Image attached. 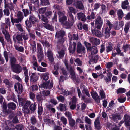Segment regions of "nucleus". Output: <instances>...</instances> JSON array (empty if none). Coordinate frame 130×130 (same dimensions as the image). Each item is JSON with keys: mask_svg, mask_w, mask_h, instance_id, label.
Returning <instances> with one entry per match:
<instances>
[{"mask_svg": "<svg viewBox=\"0 0 130 130\" xmlns=\"http://www.w3.org/2000/svg\"><path fill=\"white\" fill-rule=\"evenodd\" d=\"M65 34L64 31L62 30L57 31L56 32L55 37L58 39V43L61 44L64 42V40L63 37Z\"/></svg>", "mask_w": 130, "mask_h": 130, "instance_id": "nucleus-1", "label": "nucleus"}, {"mask_svg": "<svg viewBox=\"0 0 130 130\" xmlns=\"http://www.w3.org/2000/svg\"><path fill=\"white\" fill-rule=\"evenodd\" d=\"M37 55L38 61L40 62L43 59L44 57L41 45L39 43H37Z\"/></svg>", "mask_w": 130, "mask_h": 130, "instance_id": "nucleus-2", "label": "nucleus"}, {"mask_svg": "<svg viewBox=\"0 0 130 130\" xmlns=\"http://www.w3.org/2000/svg\"><path fill=\"white\" fill-rule=\"evenodd\" d=\"M94 21L95 27L98 30L100 29L103 25V21L101 18L99 16H98Z\"/></svg>", "mask_w": 130, "mask_h": 130, "instance_id": "nucleus-3", "label": "nucleus"}, {"mask_svg": "<svg viewBox=\"0 0 130 130\" xmlns=\"http://www.w3.org/2000/svg\"><path fill=\"white\" fill-rule=\"evenodd\" d=\"M4 8L10 10L11 11L14 10V6L12 3H9L7 0H4Z\"/></svg>", "mask_w": 130, "mask_h": 130, "instance_id": "nucleus-4", "label": "nucleus"}, {"mask_svg": "<svg viewBox=\"0 0 130 130\" xmlns=\"http://www.w3.org/2000/svg\"><path fill=\"white\" fill-rule=\"evenodd\" d=\"M11 68L13 72L17 74L20 73L22 70L21 66L19 64H16L12 66Z\"/></svg>", "mask_w": 130, "mask_h": 130, "instance_id": "nucleus-5", "label": "nucleus"}, {"mask_svg": "<svg viewBox=\"0 0 130 130\" xmlns=\"http://www.w3.org/2000/svg\"><path fill=\"white\" fill-rule=\"evenodd\" d=\"M14 88L15 91L19 93H21L22 92L23 87L22 85L19 83H16L14 85Z\"/></svg>", "mask_w": 130, "mask_h": 130, "instance_id": "nucleus-6", "label": "nucleus"}, {"mask_svg": "<svg viewBox=\"0 0 130 130\" xmlns=\"http://www.w3.org/2000/svg\"><path fill=\"white\" fill-rule=\"evenodd\" d=\"M53 85V83L52 81L46 82L44 83L41 85L42 87L46 89H51Z\"/></svg>", "mask_w": 130, "mask_h": 130, "instance_id": "nucleus-7", "label": "nucleus"}, {"mask_svg": "<svg viewBox=\"0 0 130 130\" xmlns=\"http://www.w3.org/2000/svg\"><path fill=\"white\" fill-rule=\"evenodd\" d=\"M76 43L73 42L72 43L70 42L69 46V50L71 54H73L76 50Z\"/></svg>", "mask_w": 130, "mask_h": 130, "instance_id": "nucleus-8", "label": "nucleus"}, {"mask_svg": "<svg viewBox=\"0 0 130 130\" xmlns=\"http://www.w3.org/2000/svg\"><path fill=\"white\" fill-rule=\"evenodd\" d=\"M110 29H109L108 27H106L105 28L104 32L102 33V36L105 39H107L110 37Z\"/></svg>", "mask_w": 130, "mask_h": 130, "instance_id": "nucleus-9", "label": "nucleus"}, {"mask_svg": "<svg viewBox=\"0 0 130 130\" xmlns=\"http://www.w3.org/2000/svg\"><path fill=\"white\" fill-rule=\"evenodd\" d=\"M76 16L78 20H80L81 21L85 22L86 20L85 14L82 12H79L77 13Z\"/></svg>", "mask_w": 130, "mask_h": 130, "instance_id": "nucleus-10", "label": "nucleus"}, {"mask_svg": "<svg viewBox=\"0 0 130 130\" xmlns=\"http://www.w3.org/2000/svg\"><path fill=\"white\" fill-rule=\"evenodd\" d=\"M76 7L80 10H83L84 8L82 1L79 0H76L75 2Z\"/></svg>", "mask_w": 130, "mask_h": 130, "instance_id": "nucleus-11", "label": "nucleus"}, {"mask_svg": "<svg viewBox=\"0 0 130 130\" xmlns=\"http://www.w3.org/2000/svg\"><path fill=\"white\" fill-rule=\"evenodd\" d=\"M89 39L91 43L93 44L98 45L100 44V41L99 39L90 37L89 38Z\"/></svg>", "mask_w": 130, "mask_h": 130, "instance_id": "nucleus-12", "label": "nucleus"}, {"mask_svg": "<svg viewBox=\"0 0 130 130\" xmlns=\"http://www.w3.org/2000/svg\"><path fill=\"white\" fill-rule=\"evenodd\" d=\"M69 71L70 74L71 75V78L74 81H75L77 82H79L78 79L77 78H76L75 74V72L74 71L73 69Z\"/></svg>", "mask_w": 130, "mask_h": 130, "instance_id": "nucleus-13", "label": "nucleus"}, {"mask_svg": "<svg viewBox=\"0 0 130 130\" xmlns=\"http://www.w3.org/2000/svg\"><path fill=\"white\" fill-rule=\"evenodd\" d=\"M13 40L15 43H16L17 41L18 43H19L20 41H22L23 39L21 34L20 35L17 34L14 35L13 36Z\"/></svg>", "mask_w": 130, "mask_h": 130, "instance_id": "nucleus-14", "label": "nucleus"}, {"mask_svg": "<svg viewBox=\"0 0 130 130\" xmlns=\"http://www.w3.org/2000/svg\"><path fill=\"white\" fill-rule=\"evenodd\" d=\"M85 50V47L82 46L81 43L78 42L77 43V51L78 53H80L82 51L84 52Z\"/></svg>", "mask_w": 130, "mask_h": 130, "instance_id": "nucleus-15", "label": "nucleus"}, {"mask_svg": "<svg viewBox=\"0 0 130 130\" xmlns=\"http://www.w3.org/2000/svg\"><path fill=\"white\" fill-rule=\"evenodd\" d=\"M124 120L126 126H130V117L127 115H125L124 117Z\"/></svg>", "mask_w": 130, "mask_h": 130, "instance_id": "nucleus-16", "label": "nucleus"}, {"mask_svg": "<svg viewBox=\"0 0 130 130\" xmlns=\"http://www.w3.org/2000/svg\"><path fill=\"white\" fill-rule=\"evenodd\" d=\"M95 128L98 130H99L101 128L100 124V120L98 117L95 120L94 122Z\"/></svg>", "mask_w": 130, "mask_h": 130, "instance_id": "nucleus-17", "label": "nucleus"}, {"mask_svg": "<svg viewBox=\"0 0 130 130\" xmlns=\"http://www.w3.org/2000/svg\"><path fill=\"white\" fill-rule=\"evenodd\" d=\"M91 94L92 97L96 102L98 103L100 102V98L98 96V94L96 92H95L93 93L91 92Z\"/></svg>", "mask_w": 130, "mask_h": 130, "instance_id": "nucleus-18", "label": "nucleus"}, {"mask_svg": "<svg viewBox=\"0 0 130 130\" xmlns=\"http://www.w3.org/2000/svg\"><path fill=\"white\" fill-rule=\"evenodd\" d=\"M91 31L92 33L96 36L99 37L102 36V33L101 34V32L100 31L96 29H92Z\"/></svg>", "mask_w": 130, "mask_h": 130, "instance_id": "nucleus-19", "label": "nucleus"}, {"mask_svg": "<svg viewBox=\"0 0 130 130\" xmlns=\"http://www.w3.org/2000/svg\"><path fill=\"white\" fill-rule=\"evenodd\" d=\"M47 55L50 61L53 62L54 61V58L52 51L50 50H48L47 52Z\"/></svg>", "mask_w": 130, "mask_h": 130, "instance_id": "nucleus-20", "label": "nucleus"}, {"mask_svg": "<svg viewBox=\"0 0 130 130\" xmlns=\"http://www.w3.org/2000/svg\"><path fill=\"white\" fill-rule=\"evenodd\" d=\"M117 15L118 16L119 19H121L123 16V13L121 9H118L116 10Z\"/></svg>", "mask_w": 130, "mask_h": 130, "instance_id": "nucleus-21", "label": "nucleus"}, {"mask_svg": "<svg viewBox=\"0 0 130 130\" xmlns=\"http://www.w3.org/2000/svg\"><path fill=\"white\" fill-rule=\"evenodd\" d=\"M38 77L35 73H32L31 75L30 80L31 82H35L38 80Z\"/></svg>", "mask_w": 130, "mask_h": 130, "instance_id": "nucleus-22", "label": "nucleus"}, {"mask_svg": "<svg viewBox=\"0 0 130 130\" xmlns=\"http://www.w3.org/2000/svg\"><path fill=\"white\" fill-rule=\"evenodd\" d=\"M36 98L38 102H42L43 100V97L42 95L41 92H40L36 95Z\"/></svg>", "mask_w": 130, "mask_h": 130, "instance_id": "nucleus-23", "label": "nucleus"}, {"mask_svg": "<svg viewBox=\"0 0 130 130\" xmlns=\"http://www.w3.org/2000/svg\"><path fill=\"white\" fill-rule=\"evenodd\" d=\"M29 21L34 24L37 22V19L36 18L33 14H30L29 17Z\"/></svg>", "mask_w": 130, "mask_h": 130, "instance_id": "nucleus-24", "label": "nucleus"}, {"mask_svg": "<svg viewBox=\"0 0 130 130\" xmlns=\"http://www.w3.org/2000/svg\"><path fill=\"white\" fill-rule=\"evenodd\" d=\"M91 53V55L96 54L98 52V50L96 47L93 46L89 51Z\"/></svg>", "mask_w": 130, "mask_h": 130, "instance_id": "nucleus-25", "label": "nucleus"}, {"mask_svg": "<svg viewBox=\"0 0 130 130\" xmlns=\"http://www.w3.org/2000/svg\"><path fill=\"white\" fill-rule=\"evenodd\" d=\"M3 104L4 105L3 107V112H2L1 114H2V113H4V116H5L9 113L10 112V110H7V106L4 104V103Z\"/></svg>", "mask_w": 130, "mask_h": 130, "instance_id": "nucleus-26", "label": "nucleus"}, {"mask_svg": "<svg viewBox=\"0 0 130 130\" xmlns=\"http://www.w3.org/2000/svg\"><path fill=\"white\" fill-rule=\"evenodd\" d=\"M68 15L69 17L68 20V21L71 23V24H73L75 20L74 19V17L71 13L69 12L68 13Z\"/></svg>", "mask_w": 130, "mask_h": 130, "instance_id": "nucleus-27", "label": "nucleus"}, {"mask_svg": "<svg viewBox=\"0 0 130 130\" xmlns=\"http://www.w3.org/2000/svg\"><path fill=\"white\" fill-rule=\"evenodd\" d=\"M8 108L10 109L15 110L16 108V104L13 102H11L9 103L7 105Z\"/></svg>", "mask_w": 130, "mask_h": 130, "instance_id": "nucleus-28", "label": "nucleus"}, {"mask_svg": "<svg viewBox=\"0 0 130 130\" xmlns=\"http://www.w3.org/2000/svg\"><path fill=\"white\" fill-rule=\"evenodd\" d=\"M91 61L95 63L97 62L99 58V56L98 55L95 54L93 55H91Z\"/></svg>", "mask_w": 130, "mask_h": 130, "instance_id": "nucleus-29", "label": "nucleus"}, {"mask_svg": "<svg viewBox=\"0 0 130 130\" xmlns=\"http://www.w3.org/2000/svg\"><path fill=\"white\" fill-rule=\"evenodd\" d=\"M47 109L51 112L54 113L55 112V110L53 108V106L52 105L49 104L46 106Z\"/></svg>", "mask_w": 130, "mask_h": 130, "instance_id": "nucleus-30", "label": "nucleus"}, {"mask_svg": "<svg viewBox=\"0 0 130 130\" xmlns=\"http://www.w3.org/2000/svg\"><path fill=\"white\" fill-rule=\"evenodd\" d=\"M5 38L7 41L8 46L9 48L11 47L12 42L10 38V36Z\"/></svg>", "mask_w": 130, "mask_h": 130, "instance_id": "nucleus-31", "label": "nucleus"}, {"mask_svg": "<svg viewBox=\"0 0 130 130\" xmlns=\"http://www.w3.org/2000/svg\"><path fill=\"white\" fill-rule=\"evenodd\" d=\"M113 49L112 44L111 42L108 43V45L106 47V51L107 53L112 51Z\"/></svg>", "mask_w": 130, "mask_h": 130, "instance_id": "nucleus-32", "label": "nucleus"}, {"mask_svg": "<svg viewBox=\"0 0 130 130\" xmlns=\"http://www.w3.org/2000/svg\"><path fill=\"white\" fill-rule=\"evenodd\" d=\"M113 119L115 121L117 119L118 120L121 119V115L118 113L113 114L111 115Z\"/></svg>", "mask_w": 130, "mask_h": 130, "instance_id": "nucleus-33", "label": "nucleus"}, {"mask_svg": "<svg viewBox=\"0 0 130 130\" xmlns=\"http://www.w3.org/2000/svg\"><path fill=\"white\" fill-rule=\"evenodd\" d=\"M16 60L15 58L14 57H12L10 58V62L11 67L15 65Z\"/></svg>", "mask_w": 130, "mask_h": 130, "instance_id": "nucleus-34", "label": "nucleus"}, {"mask_svg": "<svg viewBox=\"0 0 130 130\" xmlns=\"http://www.w3.org/2000/svg\"><path fill=\"white\" fill-rule=\"evenodd\" d=\"M46 17L44 15H41V18L42 21L44 22L43 24L44 25L45 24L48 23V20Z\"/></svg>", "mask_w": 130, "mask_h": 130, "instance_id": "nucleus-35", "label": "nucleus"}, {"mask_svg": "<svg viewBox=\"0 0 130 130\" xmlns=\"http://www.w3.org/2000/svg\"><path fill=\"white\" fill-rule=\"evenodd\" d=\"M17 16L18 18L21 21H22L24 17L23 13L20 11H19L18 12Z\"/></svg>", "mask_w": 130, "mask_h": 130, "instance_id": "nucleus-36", "label": "nucleus"}, {"mask_svg": "<svg viewBox=\"0 0 130 130\" xmlns=\"http://www.w3.org/2000/svg\"><path fill=\"white\" fill-rule=\"evenodd\" d=\"M21 35L22 38H23L24 40H26L28 39V35L26 33L25 31H23L21 33Z\"/></svg>", "mask_w": 130, "mask_h": 130, "instance_id": "nucleus-37", "label": "nucleus"}, {"mask_svg": "<svg viewBox=\"0 0 130 130\" xmlns=\"http://www.w3.org/2000/svg\"><path fill=\"white\" fill-rule=\"evenodd\" d=\"M40 4L42 6H48L50 5L49 0H40Z\"/></svg>", "mask_w": 130, "mask_h": 130, "instance_id": "nucleus-38", "label": "nucleus"}, {"mask_svg": "<svg viewBox=\"0 0 130 130\" xmlns=\"http://www.w3.org/2000/svg\"><path fill=\"white\" fill-rule=\"evenodd\" d=\"M67 19V18L66 16H63L60 18L59 21L61 24L63 25Z\"/></svg>", "mask_w": 130, "mask_h": 130, "instance_id": "nucleus-39", "label": "nucleus"}, {"mask_svg": "<svg viewBox=\"0 0 130 130\" xmlns=\"http://www.w3.org/2000/svg\"><path fill=\"white\" fill-rule=\"evenodd\" d=\"M44 27L47 29L53 31L54 30V27L49 24L46 23L44 25Z\"/></svg>", "mask_w": 130, "mask_h": 130, "instance_id": "nucleus-40", "label": "nucleus"}, {"mask_svg": "<svg viewBox=\"0 0 130 130\" xmlns=\"http://www.w3.org/2000/svg\"><path fill=\"white\" fill-rule=\"evenodd\" d=\"M31 111L32 112H34L35 111L36 109V106L35 105V103L31 104L29 107Z\"/></svg>", "mask_w": 130, "mask_h": 130, "instance_id": "nucleus-41", "label": "nucleus"}, {"mask_svg": "<svg viewBox=\"0 0 130 130\" xmlns=\"http://www.w3.org/2000/svg\"><path fill=\"white\" fill-rule=\"evenodd\" d=\"M59 107V110L61 111H65L67 110L66 106L63 104H60Z\"/></svg>", "mask_w": 130, "mask_h": 130, "instance_id": "nucleus-42", "label": "nucleus"}, {"mask_svg": "<svg viewBox=\"0 0 130 130\" xmlns=\"http://www.w3.org/2000/svg\"><path fill=\"white\" fill-rule=\"evenodd\" d=\"M49 74L47 72L41 75L42 77L44 80H47L49 78Z\"/></svg>", "mask_w": 130, "mask_h": 130, "instance_id": "nucleus-43", "label": "nucleus"}, {"mask_svg": "<svg viewBox=\"0 0 130 130\" xmlns=\"http://www.w3.org/2000/svg\"><path fill=\"white\" fill-rule=\"evenodd\" d=\"M82 86V87L83 88L82 92L84 91L86 95L89 97H90V95L88 91L86 88H85V86L84 85H83Z\"/></svg>", "mask_w": 130, "mask_h": 130, "instance_id": "nucleus-44", "label": "nucleus"}, {"mask_svg": "<svg viewBox=\"0 0 130 130\" xmlns=\"http://www.w3.org/2000/svg\"><path fill=\"white\" fill-rule=\"evenodd\" d=\"M68 120L70 126L72 127H74L76 123L75 121L72 118Z\"/></svg>", "mask_w": 130, "mask_h": 130, "instance_id": "nucleus-45", "label": "nucleus"}, {"mask_svg": "<svg viewBox=\"0 0 130 130\" xmlns=\"http://www.w3.org/2000/svg\"><path fill=\"white\" fill-rule=\"evenodd\" d=\"M2 33L4 35L5 38L10 36V35L6 29H4V28H2Z\"/></svg>", "mask_w": 130, "mask_h": 130, "instance_id": "nucleus-46", "label": "nucleus"}, {"mask_svg": "<svg viewBox=\"0 0 130 130\" xmlns=\"http://www.w3.org/2000/svg\"><path fill=\"white\" fill-rule=\"evenodd\" d=\"M71 23L68 22H66L64 24H63V25L65 26V27L66 28H69L70 27L73 25V24H71Z\"/></svg>", "mask_w": 130, "mask_h": 130, "instance_id": "nucleus-47", "label": "nucleus"}, {"mask_svg": "<svg viewBox=\"0 0 130 130\" xmlns=\"http://www.w3.org/2000/svg\"><path fill=\"white\" fill-rule=\"evenodd\" d=\"M95 14L93 12H92L90 15H88L87 19L88 20L93 19L95 18Z\"/></svg>", "mask_w": 130, "mask_h": 130, "instance_id": "nucleus-48", "label": "nucleus"}, {"mask_svg": "<svg viewBox=\"0 0 130 130\" xmlns=\"http://www.w3.org/2000/svg\"><path fill=\"white\" fill-rule=\"evenodd\" d=\"M14 46L15 49L19 51L23 52L24 50V48L22 46H19L17 45H15Z\"/></svg>", "mask_w": 130, "mask_h": 130, "instance_id": "nucleus-49", "label": "nucleus"}, {"mask_svg": "<svg viewBox=\"0 0 130 130\" xmlns=\"http://www.w3.org/2000/svg\"><path fill=\"white\" fill-rule=\"evenodd\" d=\"M84 44L86 47L87 50L89 51L92 47L91 44L90 43H88L86 41H84Z\"/></svg>", "mask_w": 130, "mask_h": 130, "instance_id": "nucleus-50", "label": "nucleus"}, {"mask_svg": "<svg viewBox=\"0 0 130 130\" xmlns=\"http://www.w3.org/2000/svg\"><path fill=\"white\" fill-rule=\"evenodd\" d=\"M43 111V108L42 104L40 105H38V113L39 115H41Z\"/></svg>", "mask_w": 130, "mask_h": 130, "instance_id": "nucleus-51", "label": "nucleus"}, {"mask_svg": "<svg viewBox=\"0 0 130 130\" xmlns=\"http://www.w3.org/2000/svg\"><path fill=\"white\" fill-rule=\"evenodd\" d=\"M64 63L68 71H69L73 69L71 65L68 64L67 61H65Z\"/></svg>", "mask_w": 130, "mask_h": 130, "instance_id": "nucleus-52", "label": "nucleus"}, {"mask_svg": "<svg viewBox=\"0 0 130 130\" xmlns=\"http://www.w3.org/2000/svg\"><path fill=\"white\" fill-rule=\"evenodd\" d=\"M31 104V102L29 101H26L25 103H22L21 104L22 106H23L24 108H27L29 105Z\"/></svg>", "mask_w": 130, "mask_h": 130, "instance_id": "nucleus-53", "label": "nucleus"}, {"mask_svg": "<svg viewBox=\"0 0 130 130\" xmlns=\"http://www.w3.org/2000/svg\"><path fill=\"white\" fill-rule=\"evenodd\" d=\"M3 82L6 85H8L9 87H11L12 84L7 79H5L4 80Z\"/></svg>", "mask_w": 130, "mask_h": 130, "instance_id": "nucleus-54", "label": "nucleus"}, {"mask_svg": "<svg viewBox=\"0 0 130 130\" xmlns=\"http://www.w3.org/2000/svg\"><path fill=\"white\" fill-rule=\"evenodd\" d=\"M11 21L12 23H18L21 21L18 18L14 19L13 17L11 18Z\"/></svg>", "mask_w": 130, "mask_h": 130, "instance_id": "nucleus-55", "label": "nucleus"}, {"mask_svg": "<svg viewBox=\"0 0 130 130\" xmlns=\"http://www.w3.org/2000/svg\"><path fill=\"white\" fill-rule=\"evenodd\" d=\"M65 115L68 118V120L72 118V115L69 111H67L64 113Z\"/></svg>", "mask_w": 130, "mask_h": 130, "instance_id": "nucleus-56", "label": "nucleus"}, {"mask_svg": "<svg viewBox=\"0 0 130 130\" xmlns=\"http://www.w3.org/2000/svg\"><path fill=\"white\" fill-rule=\"evenodd\" d=\"M75 62L77 64V65L81 66L82 64V61L79 58H77L74 60Z\"/></svg>", "mask_w": 130, "mask_h": 130, "instance_id": "nucleus-57", "label": "nucleus"}, {"mask_svg": "<svg viewBox=\"0 0 130 130\" xmlns=\"http://www.w3.org/2000/svg\"><path fill=\"white\" fill-rule=\"evenodd\" d=\"M46 10L45 7L40 8L38 10L39 13L41 14H43L45 13Z\"/></svg>", "mask_w": 130, "mask_h": 130, "instance_id": "nucleus-58", "label": "nucleus"}, {"mask_svg": "<svg viewBox=\"0 0 130 130\" xmlns=\"http://www.w3.org/2000/svg\"><path fill=\"white\" fill-rule=\"evenodd\" d=\"M22 11L24 13L25 17L27 16L29 14V11L27 9H22Z\"/></svg>", "mask_w": 130, "mask_h": 130, "instance_id": "nucleus-59", "label": "nucleus"}, {"mask_svg": "<svg viewBox=\"0 0 130 130\" xmlns=\"http://www.w3.org/2000/svg\"><path fill=\"white\" fill-rule=\"evenodd\" d=\"M108 77H105L104 78L105 79V80L106 82H109L111 80V77L112 76V74L110 72H108L107 74Z\"/></svg>", "mask_w": 130, "mask_h": 130, "instance_id": "nucleus-60", "label": "nucleus"}, {"mask_svg": "<svg viewBox=\"0 0 130 130\" xmlns=\"http://www.w3.org/2000/svg\"><path fill=\"white\" fill-rule=\"evenodd\" d=\"M31 45L32 47V50L33 51H36V43L34 41H32L31 42Z\"/></svg>", "mask_w": 130, "mask_h": 130, "instance_id": "nucleus-61", "label": "nucleus"}, {"mask_svg": "<svg viewBox=\"0 0 130 130\" xmlns=\"http://www.w3.org/2000/svg\"><path fill=\"white\" fill-rule=\"evenodd\" d=\"M61 121L62 122L63 124L66 125L67 123V119L63 116L60 119Z\"/></svg>", "mask_w": 130, "mask_h": 130, "instance_id": "nucleus-62", "label": "nucleus"}, {"mask_svg": "<svg viewBox=\"0 0 130 130\" xmlns=\"http://www.w3.org/2000/svg\"><path fill=\"white\" fill-rule=\"evenodd\" d=\"M30 120L31 123L33 125H35L37 121L34 116H33L31 118Z\"/></svg>", "mask_w": 130, "mask_h": 130, "instance_id": "nucleus-63", "label": "nucleus"}, {"mask_svg": "<svg viewBox=\"0 0 130 130\" xmlns=\"http://www.w3.org/2000/svg\"><path fill=\"white\" fill-rule=\"evenodd\" d=\"M57 98L58 100L62 103L64 102L65 100L64 97L62 95H60L59 96L57 97Z\"/></svg>", "mask_w": 130, "mask_h": 130, "instance_id": "nucleus-64", "label": "nucleus"}]
</instances>
